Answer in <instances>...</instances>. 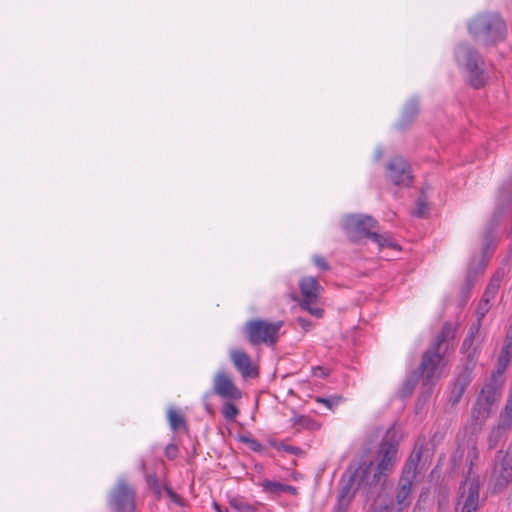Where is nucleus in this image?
Masks as SVG:
<instances>
[{
	"mask_svg": "<svg viewBox=\"0 0 512 512\" xmlns=\"http://www.w3.org/2000/svg\"><path fill=\"white\" fill-rule=\"evenodd\" d=\"M398 455V440L392 430H388L379 449V462L374 465L371 459L362 457L352 461L341 476L339 494L332 512H347L356 493L369 498L376 494L390 473Z\"/></svg>",
	"mask_w": 512,
	"mask_h": 512,
	"instance_id": "1",
	"label": "nucleus"
},
{
	"mask_svg": "<svg viewBox=\"0 0 512 512\" xmlns=\"http://www.w3.org/2000/svg\"><path fill=\"white\" fill-rule=\"evenodd\" d=\"M432 455V449L426 440L418 439L399 480L396 494L399 505L406 506L408 504L413 481L417 473H421L427 468Z\"/></svg>",
	"mask_w": 512,
	"mask_h": 512,
	"instance_id": "2",
	"label": "nucleus"
},
{
	"mask_svg": "<svg viewBox=\"0 0 512 512\" xmlns=\"http://www.w3.org/2000/svg\"><path fill=\"white\" fill-rule=\"evenodd\" d=\"M470 36L478 44L489 47L505 40L507 27L503 18L495 12H482L467 24Z\"/></svg>",
	"mask_w": 512,
	"mask_h": 512,
	"instance_id": "3",
	"label": "nucleus"
},
{
	"mask_svg": "<svg viewBox=\"0 0 512 512\" xmlns=\"http://www.w3.org/2000/svg\"><path fill=\"white\" fill-rule=\"evenodd\" d=\"M454 332L449 325H445L435 342L424 353L420 369L423 375V385H432L441 375V367L444 366V356L450 348V340Z\"/></svg>",
	"mask_w": 512,
	"mask_h": 512,
	"instance_id": "4",
	"label": "nucleus"
},
{
	"mask_svg": "<svg viewBox=\"0 0 512 512\" xmlns=\"http://www.w3.org/2000/svg\"><path fill=\"white\" fill-rule=\"evenodd\" d=\"M455 61L466 81L475 89L482 88L488 80L486 64L479 52L469 43L457 45L454 52Z\"/></svg>",
	"mask_w": 512,
	"mask_h": 512,
	"instance_id": "5",
	"label": "nucleus"
},
{
	"mask_svg": "<svg viewBox=\"0 0 512 512\" xmlns=\"http://www.w3.org/2000/svg\"><path fill=\"white\" fill-rule=\"evenodd\" d=\"M505 381L489 376L483 383L472 407V420L481 426L497 410Z\"/></svg>",
	"mask_w": 512,
	"mask_h": 512,
	"instance_id": "6",
	"label": "nucleus"
},
{
	"mask_svg": "<svg viewBox=\"0 0 512 512\" xmlns=\"http://www.w3.org/2000/svg\"><path fill=\"white\" fill-rule=\"evenodd\" d=\"M377 225V221L371 216L361 214L346 216L342 224L346 234L353 241H358L362 238H370L377 244L379 249L396 248L397 245L388 234H379L374 231Z\"/></svg>",
	"mask_w": 512,
	"mask_h": 512,
	"instance_id": "7",
	"label": "nucleus"
},
{
	"mask_svg": "<svg viewBox=\"0 0 512 512\" xmlns=\"http://www.w3.org/2000/svg\"><path fill=\"white\" fill-rule=\"evenodd\" d=\"M298 285L302 296L301 300H299L300 307L312 316L322 317L323 310L316 306L323 290L318 280L315 277L306 276L299 280Z\"/></svg>",
	"mask_w": 512,
	"mask_h": 512,
	"instance_id": "8",
	"label": "nucleus"
},
{
	"mask_svg": "<svg viewBox=\"0 0 512 512\" xmlns=\"http://www.w3.org/2000/svg\"><path fill=\"white\" fill-rule=\"evenodd\" d=\"M109 504L114 512L135 511L134 491L124 479L117 481L116 487L109 495Z\"/></svg>",
	"mask_w": 512,
	"mask_h": 512,
	"instance_id": "9",
	"label": "nucleus"
},
{
	"mask_svg": "<svg viewBox=\"0 0 512 512\" xmlns=\"http://www.w3.org/2000/svg\"><path fill=\"white\" fill-rule=\"evenodd\" d=\"M491 482L494 492L503 491L512 482V455H503L499 451L496 455Z\"/></svg>",
	"mask_w": 512,
	"mask_h": 512,
	"instance_id": "10",
	"label": "nucleus"
},
{
	"mask_svg": "<svg viewBox=\"0 0 512 512\" xmlns=\"http://www.w3.org/2000/svg\"><path fill=\"white\" fill-rule=\"evenodd\" d=\"M212 393L226 401L240 399L242 395L230 374L223 369L218 370L213 377Z\"/></svg>",
	"mask_w": 512,
	"mask_h": 512,
	"instance_id": "11",
	"label": "nucleus"
},
{
	"mask_svg": "<svg viewBox=\"0 0 512 512\" xmlns=\"http://www.w3.org/2000/svg\"><path fill=\"white\" fill-rule=\"evenodd\" d=\"M386 177L397 186H409L413 180L411 166L404 158L395 156L386 165Z\"/></svg>",
	"mask_w": 512,
	"mask_h": 512,
	"instance_id": "12",
	"label": "nucleus"
},
{
	"mask_svg": "<svg viewBox=\"0 0 512 512\" xmlns=\"http://www.w3.org/2000/svg\"><path fill=\"white\" fill-rule=\"evenodd\" d=\"M481 347L473 345L471 348L464 349L461 346V352L466 355V360L462 370L457 375L454 385L467 389L473 380V372L476 367Z\"/></svg>",
	"mask_w": 512,
	"mask_h": 512,
	"instance_id": "13",
	"label": "nucleus"
},
{
	"mask_svg": "<svg viewBox=\"0 0 512 512\" xmlns=\"http://www.w3.org/2000/svg\"><path fill=\"white\" fill-rule=\"evenodd\" d=\"M490 309V302L481 300L476 310V321L469 327L468 333L463 341L464 349L471 348L473 345L482 346L484 336L480 332L482 319Z\"/></svg>",
	"mask_w": 512,
	"mask_h": 512,
	"instance_id": "14",
	"label": "nucleus"
},
{
	"mask_svg": "<svg viewBox=\"0 0 512 512\" xmlns=\"http://www.w3.org/2000/svg\"><path fill=\"white\" fill-rule=\"evenodd\" d=\"M479 500V484L476 480L466 478L460 486V512H476Z\"/></svg>",
	"mask_w": 512,
	"mask_h": 512,
	"instance_id": "15",
	"label": "nucleus"
},
{
	"mask_svg": "<svg viewBox=\"0 0 512 512\" xmlns=\"http://www.w3.org/2000/svg\"><path fill=\"white\" fill-rule=\"evenodd\" d=\"M284 322L268 320H258V344L263 343L267 346H274L280 335L282 334L281 329Z\"/></svg>",
	"mask_w": 512,
	"mask_h": 512,
	"instance_id": "16",
	"label": "nucleus"
},
{
	"mask_svg": "<svg viewBox=\"0 0 512 512\" xmlns=\"http://www.w3.org/2000/svg\"><path fill=\"white\" fill-rule=\"evenodd\" d=\"M512 358V326L508 331L505 340L504 346L502 347L500 354L497 359L496 368L492 371V377L497 379H503L505 381V370L509 366Z\"/></svg>",
	"mask_w": 512,
	"mask_h": 512,
	"instance_id": "17",
	"label": "nucleus"
},
{
	"mask_svg": "<svg viewBox=\"0 0 512 512\" xmlns=\"http://www.w3.org/2000/svg\"><path fill=\"white\" fill-rule=\"evenodd\" d=\"M229 358L243 378L251 376L254 367L250 356L241 349H230Z\"/></svg>",
	"mask_w": 512,
	"mask_h": 512,
	"instance_id": "18",
	"label": "nucleus"
},
{
	"mask_svg": "<svg viewBox=\"0 0 512 512\" xmlns=\"http://www.w3.org/2000/svg\"><path fill=\"white\" fill-rule=\"evenodd\" d=\"M419 112V104L416 99L409 100L402 111V115L397 123V128L404 130L408 128L416 119Z\"/></svg>",
	"mask_w": 512,
	"mask_h": 512,
	"instance_id": "19",
	"label": "nucleus"
},
{
	"mask_svg": "<svg viewBox=\"0 0 512 512\" xmlns=\"http://www.w3.org/2000/svg\"><path fill=\"white\" fill-rule=\"evenodd\" d=\"M291 426L295 428L297 431L301 430H309V431H316L319 430L321 427V424L317 422L316 420L312 419L310 416L307 415H294L290 419Z\"/></svg>",
	"mask_w": 512,
	"mask_h": 512,
	"instance_id": "20",
	"label": "nucleus"
},
{
	"mask_svg": "<svg viewBox=\"0 0 512 512\" xmlns=\"http://www.w3.org/2000/svg\"><path fill=\"white\" fill-rule=\"evenodd\" d=\"M503 276H504V270H498L494 274V276L491 278V280L483 294V297H482L483 300L490 302L492 299H494V297L496 296V294L499 290L500 282H501Z\"/></svg>",
	"mask_w": 512,
	"mask_h": 512,
	"instance_id": "21",
	"label": "nucleus"
},
{
	"mask_svg": "<svg viewBox=\"0 0 512 512\" xmlns=\"http://www.w3.org/2000/svg\"><path fill=\"white\" fill-rule=\"evenodd\" d=\"M498 423L504 428H512V384L503 410L500 413Z\"/></svg>",
	"mask_w": 512,
	"mask_h": 512,
	"instance_id": "22",
	"label": "nucleus"
},
{
	"mask_svg": "<svg viewBox=\"0 0 512 512\" xmlns=\"http://www.w3.org/2000/svg\"><path fill=\"white\" fill-rule=\"evenodd\" d=\"M509 430L510 429L504 428V427H502L501 424L498 423L497 426H495L489 434V437H488L489 449L495 448L498 445V443L505 437L506 433Z\"/></svg>",
	"mask_w": 512,
	"mask_h": 512,
	"instance_id": "23",
	"label": "nucleus"
},
{
	"mask_svg": "<svg viewBox=\"0 0 512 512\" xmlns=\"http://www.w3.org/2000/svg\"><path fill=\"white\" fill-rule=\"evenodd\" d=\"M169 425L173 431L186 427V421L183 415L179 414L175 409L170 408L167 412Z\"/></svg>",
	"mask_w": 512,
	"mask_h": 512,
	"instance_id": "24",
	"label": "nucleus"
},
{
	"mask_svg": "<svg viewBox=\"0 0 512 512\" xmlns=\"http://www.w3.org/2000/svg\"><path fill=\"white\" fill-rule=\"evenodd\" d=\"M262 491L271 497L279 496L283 493V484L277 481L264 480L261 483Z\"/></svg>",
	"mask_w": 512,
	"mask_h": 512,
	"instance_id": "25",
	"label": "nucleus"
},
{
	"mask_svg": "<svg viewBox=\"0 0 512 512\" xmlns=\"http://www.w3.org/2000/svg\"><path fill=\"white\" fill-rule=\"evenodd\" d=\"M229 503L237 512H256V508L250 505L244 498L234 497L230 499Z\"/></svg>",
	"mask_w": 512,
	"mask_h": 512,
	"instance_id": "26",
	"label": "nucleus"
},
{
	"mask_svg": "<svg viewBox=\"0 0 512 512\" xmlns=\"http://www.w3.org/2000/svg\"><path fill=\"white\" fill-rule=\"evenodd\" d=\"M429 211V206L426 200V197L421 194V196L416 200V207L413 211V214L417 217H425Z\"/></svg>",
	"mask_w": 512,
	"mask_h": 512,
	"instance_id": "27",
	"label": "nucleus"
},
{
	"mask_svg": "<svg viewBox=\"0 0 512 512\" xmlns=\"http://www.w3.org/2000/svg\"><path fill=\"white\" fill-rule=\"evenodd\" d=\"M484 268H485V261L483 259V260H481V262L479 264L477 272H473L472 267L469 269V271L467 273V277H466L465 289H467V290L471 289V287L474 284V281H475V278H476V274L479 273V272H482L484 270Z\"/></svg>",
	"mask_w": 512,
	"mask_h": 512,
	"instance_id": "28",
	"label": "nucleus"
},
{
	"mask_svg": "<svg viewBox=\"0 0 512 512\" xmlns=\"http://www.w3.org/2000/svg\"><path fill=\"white\" fill-rule=\"evenodd\" d=\"M222 413H223V416L231 421L233 420L236 415L238 414V409L237 407L232 404L230 401H227L224 405H223V408H222Z\"/></svg>",
	"mask_w": 512,
	"mask_h": 512,
	"instance_id": "29",
	"label": "nucleus"
},
{
	"mask_svg": "<svg viewBox=\"0 0 512 512\" xmlns=\"http://www.w3.org/2000/svg\"><path fill=\"white\" fill-rule=\"evenodd\" d=\"M341 400V397H330V398H324V397H316L315 401L321 404H324L329 410L334 411L335 407L338 406L339 402Z\"/></svg>",
	"mask_w": 512,
	"mask_h": 512,
	"instance_id": "30",
	"label": "nucleus"
},
{
	"mask_svg": "<svg viewBox=\"0 0 512 512\" xmlns=\"http://www.w3.org/2000/svg\"><path fill=\"white\" fill-rule=\"evenodd\" d=\"M245 333L247 334L251 344H256V320L251 319L246 323Z\"/></svg>",
	"mask_w": 512,
	"mask_h": 512,
	"instance_id": "31",
	"label": "nucleus"
},
{
	"mask_svg": "<svg viewBox=\"0 0 512 512\" xmlns=\"http://www.w3.org/2000/svg\"><path fill=\"white\" fill-rule=\"evenodd\" d=\"M147 485L154 491L157 497L161 496V487L155 474H149L146 476Z\"/></svg>",
	"mask_w": 512,
	"mask_h": 512,
	"instance_id": "32",
	"label": "nucleus"
},
{
	"mask_svg": "<svg viewBox=\"0 0 512 512\" xmlns=\"http://www.w3.org/2000/svg\"><path fill=\"white\" fill-rule=\"evenodd\" d=\"M465 390L466 389L461 388V387L456 386V385L453 384L452 389L450 391V395H449V401L453 405L457 404L460 401V399H461L462 395L464 394Z\"/></svg>",
	"mask_w": 512,
	"mask_h": 512,
	"instance_id": "33",
	"label": "nucleus"
},
{
	"mask_svg": "<svg viewBox=\"0 0 512 512\" xmlns=\"http://www.w3.org/2000/svg\"><path fill=\"white\" fill-rule=\"evenodd\" d=\"M164 491L166 492L167 496L171 499L172 502L179 506L184 505L183 499L177 493H175L169 485L166 484L164 486Z\"/></svg>",
	"mask_w": 512,
	"mask_h": 512,
	"instance_id": "34",
	"label": "nucleus"
},
{
	"mask_svg": "<svg viewBox=\"0 0 512 512\" xmlns=\"http://www.w3.org/2000/svg\"><path fill=\"white\" fill-rule=\"evenodd\" d=\"M478 459H479V452H478L477 447L474 445L468 451V454H467V461L470 462L469 472L471 471L473 465L478 461Z\"/></svg>",
	"mask_w": 512,
	"mask_h": 512,
	"instance_id": "35",
	"label": "nucleus"
},
{
	"mask_svg": "<svg viewBox=\"0 0 512 512\" xmlns=\"http://www.w3.org/2000/svg\"><path fill=\"white\" fill-rule=\"evenodd\" d=\"M277 449L278 450H282L284 452H287L289 454H294V455H297V454H299L301 452V449L299 447L292 446V445H287V444H284V443H280L277 446Z\"/></svg>",
	"mask_w": 512,
	"mask_h": 512,
	"instance_id": "36",
	"label": "nucleus"
},
{
	"mask_svg": "<svg viewBox=\"0 0 512 512\" xmlns=\"http://www.w3.org/2000/svg\"><path fill=\"white\" fill-rule=\"evenodd\" d=\"M165 455L167 458L173 460L178 455V447L175 444H169L165 448Z\"/></svg>",
	"mask_w": 512,
	"mask_h": 512,
	"instance_id": "37",
	"label": "nucleus"
},
{
	"mask_svg": "<svg viewBox=\"0 0 512 512\" xmlns=\"http://www.w3.org/2000/svg\"><path fill=\"white\" fill-rule=\"evenodd\" d=\"M313 263L318 267L320 268L321 270H328L329 269V265L328 263L325 261V259L320 256V255H314L313 256Z\"/></svg>",
	"mask_w": 512,
	"mask_h": 512,
	"instance_id": "38",
	"label": "nucleus"
},
{
	"mask_svg": "<svg viewBox=\"0 0 512 512\" xmlns=\"http://www.w3.org/2000/svg\"><path fill=\"white\" fill-rule=\"evenodd\" d=\"M312 374L314 377L325 378L328 376L329 370L321 366H316L312 368Z\"/></svg>",
	"mask_w": 512,
	"mask_h": 512,
	"instance_id": "39",
	"label": "nucleus"
},
{
	"mask_svg": "<svg viewBox=\"0 0 512 512\" xmlns=\"http://www.w3.org/2000/svg\"><path fill=\"white\" fill-rule=\"evenodd\" d=\"M239 440L243 443H247L250 445V448L253 450V451H256V441L254 439H252L250 436H247V435H240L239 436Z\"/></svg>",
	"mask_w": 512,
	"mask_h": 512,
	"instance_id": "40",
	"label": "nucleus"
},
{
	"mask_svg": "<svg viewBox=\"0 0 512 512\" xmlns=\"http://www.w3.org/2000/svg\"><path fill=\"white\" fill-rule=\"evenodd\" d=\"M297 322L304 331H309L312 328V322L303 317H298Z\"/></svg>",
	"mask_w": 512,
	"mask_h": 512,
	"instance_id": "41",
	"label": "nucleus"
},
{
	"mask_svg": "<svg viewBox=\"0 0 512 512\" xmlns=\"http://www.w3.org/2000/svg\"><path fill=\"white\" fill-rule=\"evenodd\" d=\"M284 492H288V493H291V494H295L296 493V488L291 486V485H285L283 484V493Z\"/></svg>",
	"mask_w": 512,
	"mask_h": 512,
	"instance_id": "42",
	"label": "nucleus"
},
{
	"mask_svg": "<svg viewBox=\"0 0 512 512\" xmlns=\"http://www.w3.org/2000/svg\"><path fill=\"white\" fill-rule=\"evenodd\" d=\"M501 198H503V202H505V205H507L510 202V195L509 193L501 192Z\"/></svg>",
	"mask_w": 512,
	"mask_h": 512,
	"instance_id": "43",
	"label": "nucleus"
},
{
	"mask_svg": "<svg viewBox=\"0 0 512 512\" xmlns=\"http://www.w3.org/2000/svg\"><path fill=\"white\" fill-rule=\"evenodd\" d=\"M509 454L512 455V439H511V442H510V444L508 446V449H507V451L505 452L504 455H509Z\"/></svg>",
	"mask_w": 512,
	"mask_h": 512,
	"instance_id": "44",
	"label": "nucleus"
},
{
	"mask_svg": "<svg viewBox=\"0 0 512 512\" xmlns=\"http://www.w3.org/2000/svg\"><path fill=\"white\" fill-rule=\"evenodd\" d=\"M382 157V150L378 149L375 153V158L379 160Z\"/></svg>",
	"mask_w": 512,
	"mask_h": 512,
	"instance_id": "45",
	"label": "nucleus"
},
{
	"mask_svg": "<svg viewBox=\"0 0 512 512\" xmlns=\"http://www.w3.org/2000/svg\"><path fill=\"white\" fill-rule=\"evenodd\" d=\"M487 253H488V246H487V247H485V249H484V252H483L484 257L486 256V254H487Z\"/></svg>",
	"mask_w": 512,
	"mask_h": 512,
	"instance_id": "46",
	"label": "nucleus"
},
{
	"mask_svg": "<svg viewBox=\"0 0 512 512\" xmlns=\"http://www.w3.org/2000/svg\"><path fill=\"white\" fill-rule=\"evenodd\" d=\"M373 512H386V509L374 510Z\"/></svg>",
	"mask_w": 512,
	"mask_h": 512,
	"instance_id": "47",
	"label": "nucleus"
},
{
	"mask_svg": "<svg viewBox=\"0 0 512 512\" xmlns=\"http://www.w3.org/2000/svg\"><path fill=\"white\" fill-rule=\"evenodd\" d=\"M502 205V199L499 200V203H498V208L497 209H500V206Z\"/></svg>",
	"mask_w": 512,
	"mask_h": 512,
	"instance_id": "48",
	"label": "nucleus"
},
{
	"mask_svg": "<svg viewBox=\"0 0 512 512\" xmlns=\"http://www.w3.org/2000/svg\"><path fill=\"white\" fill-rule=\"evenodd\" d=\"M386 512H388V510L386 509Z\"/></svg>",
	"mask_w": 512,
	"mask_h": 512,
	"instance_id": "49",
	"label": "nucleus"
}]
</instances>
